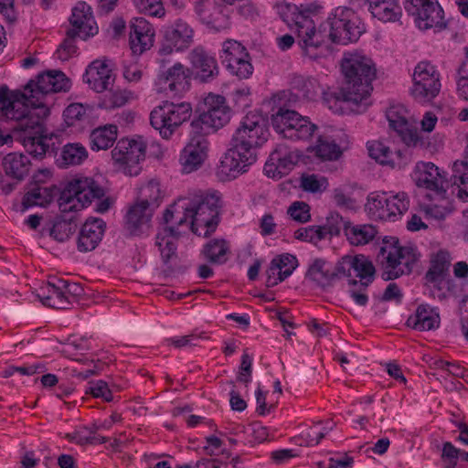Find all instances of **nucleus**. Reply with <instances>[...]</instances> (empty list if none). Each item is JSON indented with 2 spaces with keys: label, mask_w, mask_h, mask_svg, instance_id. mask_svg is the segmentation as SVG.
<instances>
[{
  "label": "nucleus",
  "mask_w": 468,
  "mask_h": 468,
  "mask_svg": "<svg viewBox=\"0 0 468 468\" xmlns=\"http://www.w3.org/2000/svg\"><path fill=\"white\" fill-rule=\"evenodd\" d=\"M130 34H144V41L148 40V36H154V30L152 25L144 17H134L130 22Z\"/></svg>",
  "instance_id": "obj_56"
},
{
  "label": "nucleus",
  "mask_w": 468,
  "mask_h": 468,
  "mask_svg": "<svg viewBox=\"0 0 468 468\" xmlns=\"http://www.w3.org/2000/svg\"><path fill=\"white\" fill-rule=\"evenodd\" d=\"M451 180L457 186V197L468 202V156L466 161H455L452 168Z\"/></svg>",
  "instance_id": "obj_38"
},
{
  "label": "nucleus",
  "mask_w": 468,
  "mask_h": 468,
  "mask_svg": "<svg viewBox=\"0 0 468 468\" xmlns=\"http://www.w3.org/2000/svg\"><path fill=\"white\" fill-rule=\"evenodd\" d=\"M340 223L345 226V235L353 246H363L372 241L378 230L371 224H352L350 221L344 219L342 216H335Z\"/></svg>",
  "instance_id": "obj_32"
},
{
  "label": "nucleus",
  "mask_w": 468,
  "mask_h": 468,
  "mask_svg": "<svg viewBox=\"0 0 468 468\" xmlns=\"http://www.w3.org/2000/svg\"><path fill=\"white\" fill-rule=\"evenodd\" d=\"M192 114V105L189 102L164 101L154 109L150 114L151 125L159 131L161 136L168 139L175 131L186 122Z\"/></svg>",
  "instance_id": "obj_8"
},
{
  "label": "nucleus",
  "mask_w": 468,
  "mask_h": 468,
  "mask_svg": "<svg viewBox=\"0 0 468 468\" xmlns=\"http://www.w3.org/2000/svg\"><path fill=\"white\" fill-rule=\"evenodd\" d=\"M312 152L323 160H336L342 154L340 147L327 136H319Z\"/></svg>",
  "instance_id": "obj_41"
},
{
  "label": "nucleus",
  "mask_w": 468,
  "mask_h": 468,
  "mask_svg": "<svg viewBox=\"0 0 468 468\" xmlns=\"http://www.w3.org/2000/svg\"><path fill=\"white\" fill-rule=\"evenodd\" d=\"M274 8L288 27L296 33L304 55L312 59L318 58L315 50L328 40L346 45L357 41L365 32L361 19L347 7H336L318 28L312 16L318 12L320 6L314 3L296 5L281 2Z\"/></svg>",
  "instance_id": "obj_2"
},
{
  "label": "nucleus",
  "mask_w": 468,
  "mask_h": 468,
  "mask_svg": "<svg viewBox=\"0 0 468 468\" xmlns=\"http://www.w3.org/2000/svg\"><path fill=\"white\" fill-rule=\"evenodd\" d=\"M298 266L295 256L283 253L274 257L266 271L265 286L272 287L288 278Z\"/></svg>",
  "instance_id": "obj_23"
},
{
  "label": "nucleus",
  "mask_w": 468,
  "mask_h": 468,
  "mask_svg": "<svg viewBox=\"0 0 468 468\" xmlns=\"http://www.w3.org/2000/svg\"><path fill=\"white\" fill-rule=\"evenodd\" d=\"M352 271L361 279L358 282L361 287L367 288L374 279L375 267L364 255H346L338 261V271L342 277H351Z\"/></svg>",
  "instance_id": "obj_18"
},
{
  "label": "nucleus",
  "mask_w": 468,
  "mask_h": 468,
  "mask_svg": "<svg viewBox=\"0 0 468 468\" xmlns=\"http://www.w3.org/2000/svg\"><path fill=\"white\" fill-rule=\"evenodd\" d=\"M69 86L62 71L49 70L31 80L23 93L0 89V117L16 122L13 133L31 156L41 157L49 147L43 129V122L49 115L47 95L66 91Z\"/></svg>",
  "instance_id": "obj_1"
},
{
  "label": "nucleus",
  "mask_w": 468,
  "mask_h": 468,
  "mask_svg": "<svg viewBox=\"0 0 468 468\" xmlns=\"http://www.w3.org/2000/svg\"><path fill=\"white\" fill-rule=\"evenodd\" d=\"M389 126L397 133L405 129L409 124L406 110L402 106H392L386 112Z\"/></svg>",
  "instance_id": "obj_49"
},
{
  "label": "nucleus",
  "mask_w": 468,
  "mask_h": 468,
  "mask_svg": "<svg viewBox=\"0 0 468 468\" xmlns=\"http://www.w3.org/2000/svg\"><path fill=\"white\" fill-rule=\"evenodd\" d=\"M144 34H129V44L132 52L135 55H141L150 49L154 45V36H148L149 39L144 42Z\"/></svg>",
  "instance_id": "obj_52"
},
{
  "label": "nucleus",
  "mask_w": 468,
  "mask_h": 468,
  "mask_svg": "<svg viewBox=\"0 0 468 468\" xmlns=\"http://www.w3.org/2000/svg\"><path fill=\"white\" fill-rule=\"evenodd\" d=\"M390 212V220H395L397 216H401L410 207V199L405 192L397 193L396 195H387V204Z\"/></svg>",
  "instance_id": "obj_47"
},
{
  "label": "nucleus",
  "mask_w": 468,
  "mask_h": 468,
  "mask_svg": "<svg viewBox=\"0 0 468 468\" xmlns=\"http://www.w3.org/2000/svg\"><path fill=\"white\" fill-rule=\"evenodd\" d=\"M77 229V223L73 218H61L54 222L50 229V236L58 241L67 240Z\"/></svg>",
  "instance_id": "obj_46"
},
{
  "label": "nucleus",
  "mask_w": 468,
  "mask_h": 468,
  "mask_svg": "<svg viewBox=\"0 0 468 468\" xmlns=\"http://www.w3.org/2000/svg\"><path fill=\"white\" fill-rule=\"evenodd\" d=\"M372 16L383 22H395L401 16V8L394 0H366Z\"/></svg>",
  "instance_id": "obj_35"
},
{
  "label": "nucleus",
  "mask_w": 468,
  "mask_h": 468,
  "mask_svg": "<svg viewBox=\"0 0 468 468\" xmlns=\"http://www.w3.org/2000/svg\"><path fill=\"white\" fill-rule=\"evenodd\" d=\"M431 204H426L423 206V211L427 216L433 218L435 219H442L448 214V199L447 193L445 194V202L431 200Z\"/></svg>",
  "instance_id": "obj_53"
},
{
  "label": "nucleus",
  "mask_w": 468,
  "mask_h": 468,
  "mask_svg": "<svg viewBox=\"0 0 468 468\" xmlns=\"http://www.w3.org/2000/svg\"><path fill=\"white\" fill-rule=\"evenodd\" d=\"M440 314L429 304H420L415 313L409 316L406 324L418 331H431L439 328Z\"/></svg>",
  "instance_id": "obj_29"
},
{
  "label": "nucleus",
  "mask_w": 468,
  "mask_h": 468,
  "mask_svg": "<svg viewBox=\"0 0 468 468\" xmlns=\"http://www.w3.org/2000/svg\"><path fill=\"white\" fill-rule=\"evenodd\" d=\"M324 184H326V180L324 178L318 179L316 175H306L301 177V187L312 193L321 191Z\"/></svg>",
  "instance_id": "obj_60"
},
{
  "label": "nucleus",
  "mask_w": 468,
  "mask_h": 468,
  "mask_svg": "<svg viewBox=\"0 0 468 468\" xmlns=\"http://www.w3.org/2000/svg\"><path fill=\"white\" fill-rule=\"evenodd\" d=\"M140 12L151 16L161 17L165 8L161 0H133Z\"/></svg>",
  "instance_id": "obj_51"
},
{
  "label": "nucleus",
  "mask_w": 468,
  "mask_h": 468,
  "mask_svg": "<svg viewBox=\"0 0 468 468\" xmlns=\"http://www.w3.org/2000/svg\"><path fill=\"white\" fill-rule=\"evenodd\" d=\"M118 128L107 124L94 129L90 135V148L95 151L107 150L117 139Z\"/></svg>",
  "instance_id": "obj_36"
},
{
  "label": "nucleus",
  "mask_w": 468,
  "mask_h": 468,
  "mask_svg": "<svg viewBox=\"0 0 468 468\" xmlns=\"http://www.w3.org/2000/svg\"><path fill=\"white\" fill-rule=\"evenodd\" d=\"M292 85L294 90L308 100H314L321 90L318 81L313 78L296 76L293 78Z\"/></svg>",
  "instance_id": "obj_44"
},
{
  "label": "nucleus",
  "mask_w": 468,
  "mask_h": 468,
  "mask_svg": "<svg viewBox=\"0 0 468 468\" xmlns=\"http://www.w3.org/2000/svg\"><path fill=\"white\" fill-rule=\"evenodd\" d=\"M457 92L458 95L468 101V62H463L457 70Z\"/></svg>",
  "instance_id": "obj_57"
},
{
  "label": "nucleus",
  "mask_w": 468,
  "mask_h": 468,
  "mask_svg": "<svg viewBox=\"0 0 468 468\" xmlns=\"http://www.w3.org/2000/svg\"><path fill=\"white\" fill-rule=\"evenodd\" d=\"M77 36H69L67 33V37L60 44L57 50L58 58L61 60H67L69 57L76 52V46L74 44V38Z\"/></svg>",
  "instance_id": "obj_62"
},
{
  "label": "nucleus",
  "mask_w": 468,
  "mask_h": 468,
  "mask_svg": "<svg viewBox=\"0 0 468 468\" xmlns=\"http://www.w3.org/2000/svg\"><path fill=\"white\" fill-rule=\"evenodd\" d=\"M271 125L283 138L292 141L308 140L317 129L308 117L284 108L272 114Z\"/></svg>",
  "instance_id": "obj_10"
},
{
  "label": "nucleus",
  "mask_w": 468,
  "mask_h": 468,
  "mask_svg": "<svg viewBox=\"0 0 468 468\" xmlns=\"http://www.w3.org/2000/svg\"><path fill=\"white\" fill-rule=\"evenodd\" d=\"M452 257L445 250H440L430 256V267L425 273V284L439 286L448 276Z\"/></svg>",
  "instance_id": "obj_25"
},
{
  "label": "nucleus",
  "mask_w": 468,
  "mask_h": 468,
  "mask_svg": "<svg viewBox=\"0 0 468 468\" xmlns=\"http://www.w3.org/2000/svg\"><path fill=\"white\" fill-rule=\"evenodd\" d=\"M159 82L165 84L170 91L181 93L189 87V76L181 63H176L159 75Z\"/></svg>",
  "instance_id": "obj_33"
},
{
  "label": "nucleus",
  "mask_w": 468,
  "mask_h": 468,
  "mask_svg": "<svg viewBox=\"0 0 468 468\" xmlns=\"http://www.w3.org/2000/svg\"><path fill=\"white\" fill-rule=\"evenodd\" d=\"M132 93L124 90H111L100 100L99 106L105 110H112L124 106Z\"/></svg>",
  "instance_id": "obj_43"
},
{
  "label": "nucleus",
  "mask_w": 468,
  "mask_h": 468,
  "mask_svg": "<svg viewBox=\"0 0 468 468\" xmlns=\"http://www.w3.org/2000/svg\"><path fill=\"white\" fill-rule=\"evenodd\" d=\"M161 198L162 191L159 182L150 180L139 189L137 201L155 209L159 207Z\"/></svg>",
  "instance_id": "obj_40"
},
{
  "label": "nucleus",
  "mask_w": 468,
  "mask_h": 468,
  "mask_svg": "<svg viewBox=\"0 0 468 468\" xmlns=\"http://www.w3.org/2000/svg\"><path fill=\"white\" fill-rule=\"evenodd\" d=\"M419 259L420 253L415 247L400 246L394 238L384 239L378 254V261L383 269L382 278L385 281L411 273Z\"/></svg>",
  "instance_id": "obj_6"
},
{
  "label": "nucleus",
  "mask_w": 468,
  "mask_h": 468,
  "mask_svg": "<svg viewBox=\"0 0 468 468\" xmlns=\"http://www.w3.org/2000/svg\"><path fill=\"white\" fill-rule=\"evenodd\" d=\"M305 277L317 286L326 288L341 278L342 273L338 271V263L333 267L323 259H315L308 267Z\"/></svg>",
  "instance_id": "obj_24"
},
{
  "label": "nucleus",
  "mask_w": 468,
  "mask_h": 468,
  "mask_svg": "<svg viewBox=\"0 0 468 468\" xmlns=\"http://www.w3.org/2000/svg\"><path fill=\"white\" fill-rule=\"evenodd\" d=\"M193 40V28L183 19H177L165 28L159 52L163 55H169L174 50L186 49L192 45Z\"/></svg>",
  "instance_id": "obj_16"
},
{
  "label": "nucleus",
  "mask_w": 468,
  "mask_h": 468,
  "mask_svg": "<svg viewBox=\"0 0 468 468\" xmlns=\"http://www.w3.org/2000/svg\"><path fill=\"white\" fill-rule=\"evenodd\" d=\"M103 196V188L93 178L76 176L69 181L58 202L60 211L69 213L80 210Z\"/></svg>",
  "instance_id": "obj_7"
},
{
  "label": "nucleus",
  "mask_w": 468,
  "mask_h": 468,
  "mask_svg": "<svg viewBox=\"0 0 468 468\" xmlns=\"http://www.w3.org/2000/svg\"><path fill=\"white\" fill-rule=\"evenodd\" d=\"M154 208L136 201L128 210L126 229L133 236L144 233L149 229Z\"/></svg>",
  "instance_id": "obj_30"
},
{
  "label": "nucleus",
  "mask_w": 468,
  "mask_h": 468,
  "mask_svg": "<svg viewBox=\"0 0 468 468\" xmlns=\"http://www.w3.org/2000/svg\"><path fill=\"white\" fill-rule=\"evenodd\" d=\"M190 61L197 78L202 82L211 81L218 75L216 59L203 48H194L190 53Z\"/></svg>",
  "instance_id": "obj_27"
},
{
  "label": "nucleus",
  "mask_w": 468,
  "mask_h": 468,
  "mask_svg": "<svg viewBox=\"0 0 468 468\" xmlns=\"http://www.w3.org/2000/svg\"><path fill=\"white\" fill-rule=\"evenodd\" d=\"M105 227V222L101 218L88 219L80 231L78 250L81 252L93 250L101 242Z\"/></svg>",
  "instance_id": "obj_26"
},
{
  "label": "nucleus",
  "mask_w": 468,
  "mask_h": 468,
  "mask_svg": "<svg viewBox=\"0 0 468 468\" xmlns=\"http://www.w3.org/2000/svg\"><path fill=\"white\" fill-rule=\"evenodd\" d=\"M207 110L194 119L190 127L195 133L205 136L225 126L231 118V109L221 95L209 94L205 99Z\"/></svg>",
  "instance_id": "obj_9"
},
{
  "label": "nucleus",
  "mask_w": 468,
  "mask_h": 468,
  "mask_svg": "<svg viewBox=\"0 0 468 468\" xmlns=\"http://www.w3.org/2000/svg\"><path fill=\"white\" fill-rule=\"evenodd\" d=\"M297 157L286 145H278L265 162V175L271 178H282L292 169Z\"/></svg>",
  "instance_id": "obj_20"
},
{
  "label": "nucleus",
  "mask_w": 468,
  "mask_h": 468,
  "mask_svg": "<svg viewBox=\"0 0 468 468\" xmlns=\"http://www.w3.org/2000/svg\"><path fill=\"white\" fill-rule=\"evenodd\" d=\"M86 115V110L80 103L69 105L63 113L66 123L69 126H74L77 122L81 121Z\"/></svg>",
  "instance_id": "obj_55"
},
{
  "label": "nucleus",
  "mask_w": 468,
  "mask_h": 468,
  "mask_svg": "<svg viewBox=\"0 0 468 468\" xmlns=\"http://www.w3.org/2000/svg\"><path fill=\"white\" fill-rule=\"evenodd\" d=\"M146 144L144 140L122 138L112 151V160L128 176H137L141 171L140 162L145 157Z\"/></svg>",
  "instance_id": "obj_12"
},
{
  "label": "nucleus",
  "mask_w": 468,
  "mask_h": 468,
  "mask_svg": "<svg viewBox=\"0 0 468 468\" xmlns=\"http://www.w3.org/2000/svg\"><path fill=\"white\" fill-rule=\"evenodd\" d=\"M220 207V196L218 192H210L179 198L175 209L183 211V216L178 218L179 226L189 223L195 234L207 237L218 224Z\"/></svg>",
  "instance_id": "obj_5"
},
{
  "label": "nucleus",
  "mask_w": 468,
  "mask_h": 468,
  "mask_svg": "<svg viewBox=\"0 0 468 468\" xmlns=\"http://www.w3.org/2000/svg\"><path fill=\"white\" fill-rule=\"evenodd\" d=\"M282 394V389L281 382L280 380L275 379L272 383V391L265 392V411H269L276 406Z\"/></svg>",
  "instance_id": "obj_61"
},
{
  "label": "nucleus",
  "mask_w": 468,
  "mask_h": 468,
  "mask_svg": "<svg viewBox=\"0 0 468 468\" xmlns=\"http://www.w3.org/2000/svg\"><path fill=\"white\" fill-rule=\"evenodd\" d=\"M178 233L174 227L165 226L156 235L155 245L159 248L163 261L166 264L176 256V239Z\"/></svg>",
  "instance_id": "obj_37"
},
{
  "label": "nucleus",
  "mask_w": 468,
  "mask_h": 468,
  "mask_svg": "<svg viewBox=\"0 0 468 468\" xmlns=\"http://www.w3.org/2000/svg\"><path fill=\"white\" fill-rule=\"evenodd\" d=\"M369 156L381 165L392 169H404L410 163V157L400 150H391L389 146L379 141L367 144Z\"/></svg>",
  "instance_id": "obj_19"
},
{
  "label": "nucleus",
  "mask_w": 468,
  "mask_h": 468,
  "mask_svg": "<svg viewBox=\"0 0 468 468\" xmlns=\"http://www.w3.org/2000/svg\"><path fill=\"white\" fill-rule=\"evenodd\" d=\"M411 177L418 187L428 190L426 197L430 200L445 202L448 182L445 176L433 163H417Z\"/></svg>",
  "instance_id": "obj_13"
},
{
  "label": "nucleus",
  "mask_w": 468,
  "mask_h": 468,
  "mask_svg": "<svg viewBox=\"0 0 468 468\" xmlns=\"http://www.w3.org/2000/svg\"><path fill=\"white\" fill-rule=\"evenodd\" d=\"M341 67L346 81L338 93L324 92V102L335 112L341 110L338 104L344 102L352 112L362 113L370 105L375 64L362 53L348 52L342 58Z\"/></svg>",
  "instance_id": "obj_3"
},
{
  "label": "nucleus",
  "mask_w": 468,
  "mask_h": 468,
  "mask_svg": "<svg viewBox=\"0 0 468 468\" xmlns=\"http://www.w3.org/2000/svg\"><path fill=\"white\" fill-rule=\"evenodd\" d=\"M231 96L235 104L240 109L250 106L252 102L250 98V90L249 88L236 90L232 92Z\"/></svg>",
  "instance_id": "obj_63"
},
{
  "label": "nucleus",
  "mask_w": 468,
  "mask_h": 468,
  "mask_svg": "<svg viewBox=\"0 0 468 468\" xmlns=\"http://www.w3.org/2000/svg\"><path fill=\"white\" fill-rule=\"evenodd\" d=\"M263 144V113L261 110L249 112L236 129L229 147L217 167V176L229 181L246 173L258 159L257 150Z\"/></svg>",
  "instance_id": "obj_4"
},
{
  "label": "nucleus",
  "mask_w": 468,
  "mask_h": 468,
  "mask_svg": "<svg viewBox=\"0 0 468 468\" xmlns=\"http://www.w3.org/2000/svg\"><path fill=\"white\" fill-rule=\"evenodd\" d=\"M229 247L224 239H213L204 246L205 258L211 263H222L226 261Z\"/></svg>",
  "instance_id": "obj_45"
},
{
  "label": "nucleus",
  "mask_w": 468,
  "mask_h": 468,
  "mask_svg": "<svg viewBox=\"0 0 468 468\" xmlns=\"http://www.w3.org/2000/svg\"><path fill=\"white\" fill-rule=\"evenodd\" d=\"M222 63L239 80L249 79L253 73L250 56L244 45L236 39H226L220 53Z\"/></svg>",
  "instance_id": "obj_14"
},
{
  "label": "nucleus",
  "mask_w": 468,
  "mask_h": 468,
  "mask_svg": "<svg viewBox=\"0 0 468 468\" xmlns=\"http://www.w3.org/2000/svg\"><path fill=\"white\" fill-rule=\"evenodd\" d=\"M30 165L31 163L28 157L17 153L6 154L2 161L5 175L16 182L22 181L27 176Z\"/></svg>",
  "instance_id": "obj_34"
},
{
  "label": "nucleus",
  "mask_w": 468,
  "mask_h": 468,
  "mask_svg": "<svg viewBox=\"0 0 468 468\" xmlns=\"http://www.w3.org/2000/svg\"><path fill=\"white\" fill-rule=\"evenodd\" d=\"M325 229L320 226L300 228L294 232V238L303 241L316 243L324 239Z\"/></svg>",
  "instance_id": "obj_50"
},
{
  "label": "nucleus",
  "mask_w": 468,
  "mask_h": 468,
  "mask_svg": "<svg viewBox=\"0 0 468 468\" xmlns=\"http://www.w3.org/2000/svg\"><path fill=\"white\" fill-rule=\"evenodd\" d=\"M406 12L414 16L419 28L429 29L445 27L443 10L437 0H404Z\"/></svg>",
  "instance_id": "obj_15"
},
{
  "label": "nucleus",
  "mask_w": 468,
  "mask_h": 468,
  "mask_svg": "<svg viewBox=\"0 0 468 468\" xmlns=\"http://www.w3.org/2000/svg\"><path fill=\"white\" fill-rule=\"evenodd\" d=\"M209 142L207 136L190 131V139L181 152L179 162L182 171L192 173L201 167L207 157Z\"/></svg>",
  "instance_id": "obj_17"
},
{
  "label": "nucleus",
  "mask_w": 468,
  "mask_h": 468,
  "mask_svg": "<svg viewBox=\"0 0 468 468\" xmlns=\"http://www.w3.org/2000/svg\"><path fill=\"white\" fill-rule=\"evenodd\" d=\"M195 10L201 22L209 27L217 31L229 27L226 8L217 5L214 0H197Z\"/></svg>",
  "instance_id": "obj_21"
},
{
  "label": "nucleus",
  "mask_w": 468,
  "mask_h": 468,
  "mask_svg": "<svg viewBox=\"0 0 468 468\" xmlns=\"http://www.w3.org/2000/svg\"><path fill=\"white\" fill-rule=\"evenodd\" d=\"M88 157L86 148L80 143H70L63 146L61 160L64 165H77Z\"/></svg>",
  "instance_id": "obj_42"
},
{
  "label": "nucleus",
  "mask_w": 468,
  "mask_h": 468,
  "mask_svg": "<svg viewBox=\"0 0 468 468\" xmlns=\"http://www.w3.org/2000/svg\"><path fill=\"white\" fill-rule=\"evenodd\" d=\"M401 140L408 145L412 147L422 146L424 144L421 136L416 129H411L408 124L405 129L398 132Z\"/></svg>",
  "instance_id": "obj_59"
},
{
  "label": "nucleus",
  "mask_w": 468,
  "mask_h": 468,
  "mask_svg": "<svg viewBox=\"0 0 468 468\" xmlns=\"http://www.w3.org/2000/svg\"><path fill=\"white\" fill-rule=\"evenodd\" d=\"M386 204L387 193L373 192L367 197L365 209L371 218L390 220V212H388Z\"/></svg>",
  "instance_id": "obj_39"
},
{
  "label": "nucleus",
  "mask_w": 468,
  "mask_h": 468,
  "mask_svg": "<svg viewBox=\"0 0 468 468\" xmlns=\"http://www.w3.org/2000/svg\"><path fill=\"white\" fill-rule=\"evenodd\" d=\"M51 199L52 197L48 188L37 186L24 196L22 204L25 207L33 206L45 207L50 203Z\"/></svg>",
  "instance_id": "obj_48"
},
{
  "label": "nucleus",
  "mask_w": 468,
  "mask_h": 468,
  "mask_svg": "<svg viewBox=\"0 0 468 468\" xmlns=\"http://www.w3.org/2000/svg\"><path fill=\"white\" fill-rule=\"evenodd\" d=\"M89 390L95 398H102L105 401L110 402L113 397L108 384L103 380L91 381L89 383Z\"/></svg>",
  "instance_id": "obj_58"
},
{
  "label": "nucleus",
  "mask_w": 468,
  "mask_h": 468,
  "mask_svg": "<svg viewBox=\"0 0 468 468\" xmlns=\"http://www.w3.org/2000/svg\"><path fill=\"white\" fill-rule=\"evenodd\" d=\"M410 95L419 103L431 102L440 92V73L430 62L417 64L412 75Z\"/></svg>",
  "instance_id": "obj_11"
},
{
  "label": "nucleus",
  "mask_w": 468,
  "mask_h": 468,
  "mask_svg": "<svg viewBox=\"0 0 468 468\" xmlns=\"http://www.w3.org/2000/svg\"><path fill=\"white\" fill-rule=\"evenodd\" d=\"M288 214L301 223L307 222L311 218L309 205L302 201L293 202L288 208Z\"/></svg>",
  "instance_id": "obj_54"
},
{
  "label": "nucleus",
  "mask_w": 468,
  "mask_h": 468,
  "mask_svg": "<svg viewBox=\"0 0 468 468\" xmlns=\"http://www.w3.org/2000/svg\"><path fill=\"white\" fill-rule=\"evenodd\" d=\"M70 284L65 281H58L57 283L48 282L41 288L38 295L43 304L55 309H67L69 302L67 294L71 292Z\"/></svg>",
  "instance_id": "obj_28"
},
{
  "label": "nucleus",
  "mask_w": 468,
  "mask_h": 468,
  "mask_svg": "<svg viewBox=\"0 0 468 468\" xmlns=\"http://www.w3.org/2000/svg\"><path fill=\"white\" fill-rule=\"evenodd\" d=\"M69 22L72 28L68 30L69 36H78L83 39L93 36L98 29L91 14V8L84 2H80L72 9Z\"/></svg>",
  "instance_id": "obj_22"
},
{
  "label": "nucleus",
  "mask_w": 468,
  "mask_h": 468,
  "mask_svg": "<svg viewBox=\"0 0 468 468\" xmlns=\"http://www.w3.org/2000/svg\"><path fill=\"white\" fill-rule=\"evenodd\" d=\"M84 81L96 92H103L112 84L114 78L109 67L101 61L92 62L84 75Z\"/></svg>",
  "instance_id": "obj_31"
},
{
  "label": "nucleus",
  "mask_w": 468,
  "mask_h": 468,
  "mask_svg": "<svg viewBox=\"0 0 468 468\" xmlns=\"http://www.w3.org/2000/svg\"><path fill=\"white\" fill-rule=\"evenodd\" d=\"M251 365L252 358L246 352L243 354L241 357V363L239 367V372L238 376V380L244 384H248L250 381V378L251 376Z\"/></svg>",
  "instance_id": "obj_64"
}]
</instances>
